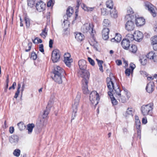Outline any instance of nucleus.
I'll list each match as a JSON object with an SVG mask.
<instances>
[{
  "mask_svg": "<svg viewBox=\"0 0 157 157\" xmlns=\"http://www.w3.org/2000/svg\"><path fill=\"white\" fill-rule=\"evenodd\" d=\"M79 67L82 71H79V74L82 78V90L84 94L89 93L88 89V83L89 79L90 73L86 70V62L84 59H81L78 62Z\"/></svg>",
  "mask_w": 157,
  "mask_h": 157,
  "instance_id": "1",
  "label": "nucleus"
},
{
  "mask_svg": "<svg viewBox=\"0 0 157 157\" xmlns=\"http://www.w3.org/2000/svg\"><path fill=\"white\" fill-rule=\"evenodd\" d=\"M154 108V105L152 103H150L142 105L140 108L142 114L144 116L147 115L151 116Z\"/></svg>",
  "mask_w": 157,
  "mask_h": 157,
  "instance_id": "2",
  "label": "nucleus"
},
{
  "mask_svg": "<svg viewBox=\"0 0 157 157\" xmlns=\"http://www.w3.org/2000/svg\"><path fill=\"white\" fill-rule=\"evenodd\" d=\"M94 26L92 24L86 23L81 28L82 31L84 33H87L89 32L93 37L95 33V30L93 29Z\"/></svg>",
  "mask_w": 157,
  "mask_h": 157,
  "instance_id": "3",
  "label": "nucleus"
},
{
  "mask_svg": "<svg viewBox=\"0 0 157 157\" xmlns=\"http://www.w3.org/2000/svg\"><path fill=\"white\" fill-rule=\"evenodd\" d=\"M80 98V94H78L75 100V102L72 105L73 113L72 116L71 120H74L76 116V113L77 111L78 107V105L79 99Z\"/></svg>",
  "mask_w": 157,
  "mask_h": 157,
  "instance_id": "4",
  "label": "nucleus"
},
{
  "mask_svg": "<svg viewBox=\"0 0 157 157\" xmlns=\"http://www.w3.org/2000/svg\"><path fill=\"white\" fill-rule=\"evenodd\" d=\"M90 99L92 104L96 105L99 100V94L96 91H92L90 94Z\"/></svg>",
  "mask_w": 157,
  "mask_h": 157,
  "instance_id": "5",
  "label": "nucleus"
},
{
  "mask_svg": "<svg viewBox=\"0 0 157 157\" xmlns=\"http://www.w3.org/2000/svg\"><path fill=\"white\" fill-rule=\"evenodd\" d=\"M145 8L148 10L153 17H155L156 14L155 13V7L151 3L147 2L145 3Z\"/></svg>",
  "mask_w": 157,
  "mask_h": 157,
  "instance_id": "6",
  "label": "nucleus"
},
{
  "mask_svg": "<svg viewBox=\"0 0 157 157\" xmlns=\"http://www.w3.org/2000/svg\"><path fill=\"white\" fill-rule=\"evenodd\" d=\"M60 58V52L59 50L54 49L53 51L52 54V59L53 63H56L59 61Z\"/></svg>",
  "mask_w": 157,
  "mask_h": 157,
  "instance_id": "7",
  "label": "nucleus"
},
{
  "mask_svg": "<svg viewBox=\"0 0 157 157\" xmlns=\"http://www.w3.org/2000/svg\"><path fill=\"white\" fill-rule=\"evenodd\" d=\"M36 8L39 12H41L45 10V4L41 0H35Z\"/></svg>",
  "mask_w": 157,
  "mask_h": 157,
  "instance_id": "8",
  "label": "nucleus"
},
{
  "mask_svg": "<svg viewBox=\"0 0 157 157\" xmlns=\"http://www.w3.org/2000/svg\"><path fill=\"white\" fill-rule=\"evenodd\" d=\"M112 78H113L111 77H107L106 78L107 87L110 91H113L114 88L113 80H115V78L113 76Z\"/></svg>",
  "mask_w": 157,
  "mask_h": 157,
  "instance_id": "9",
  "label": "nucleus"
},
{
  "mask_svg": "<svg viewBox=\"0 0 157 157\" xmlns=\"http://www.w3.org/2000/svg\"><path fill=\"white\" fill-rule=\"evenodd\" d=\"M62 74H61L53 73L51 77L56 82L59 84L61 83L62 82L61 78V75Z\"/></svg>",
  "mask_w": 157,
  "mask_h": 157,
  "instance_id": "10",
  "label": "nucleus"
},
{
  "mask_svg": "<svg viewBox=\"0 0 157 157\" xmlns=\"http://www.w3.org/2000/svg\"><path fill=\"white\" fill-rule=\"evenodd\" d=\"M135 28L134 22L132 21H128L125 24V28L126 30L129 31L133 30Z\"/></svg>",
  "mask_w": 157,
  "mask_h": 157,
  "instance_id": "11",
  "label": "nucleus"
},
{
  "mask_svg": "<svg viewBox=\"0 0 157 157\" xmlns=\"http://www.w3.org/2000/svg\"><path fill=\"white\" fill-rule=\"evenodd\" d=\"M135 40L137 41H140L142 40L143 37V33L138 30L135 31L134 33Z\"/></svg>",
  "mask_w": 157,
  "mask_h": 157,
  "instance_id": "12",
  "label": "nucleus"
},
{
  "mask_svg": "<svg viewBox=\"0 0 157 157\" xmlns=\"http://www.w3.org/2000/svg\"><path fill=\"white\" fill-rule=\"evenodd\" d=\"M147 57L150 59L152 60L154 62H157V53L153 51L149 52L146 55Z\"/></svg>",
  "mask_w": 157,
  "mask_h": 157,
  "instance_id": "13",
  "label": "nucleus"
},
{
  "mask_svg": "<svg viewBox=\"0 0 157 157\" xmlns=\"http://www.w3.org/2000/svg\"><path fill=\"white\" fill-rule=\"evenodd\" d=\"M135 23L137 26H141L145 24V20L143 17H137L135 16Z\"/></svg>",
  "mask_w": 157,
  "mask_h": 157,
  "instance_id": "14",
  "label": "nucleus"
},
{
  "mask_svg": "<svg viewBox=\"0 0 157 157\" xmlns=\"http://www.w3.org/2000/svg\"><path fill=\"white\" fill-rule=\"evenodd\" d=\"M154 84L152 82H150L148 83L146 87L147 92L149 93H151L154 89Z\"/></svg>",
  "mask_w": 157,
  "mask_h": 157,
  "instance_id": "15",
  "label": "nucleus"
},
{
  "mask_svg": "<svg viewBox=\"0 0 157 157\" xmlns=\"http://www.w3.org/2000/svg\"><path fill=\"white\" fill-rule=\"evenodd\" d=\"M121 44L122 47L124 49L128 50L129 49V47H130V42H129V40H128L124 38L122 41Z\"/></svg>",
  "mask_w": 157,
  "mask_h": 157,
  "instance_id": "16",
  "label": "nucleus"
},
{
  "mask_svg": "<svg viewBox=\"0 0 157 157\" xmlns=\"http://www.w3.org/2000/svg\"><path fill=\"white\" fill-rule=\"evenodd\" d=\"M125 96L123 95H121V94L120 96L117 97L119 101H121L122 103L125 102L128 99L129 97V94L128 92H125Z\"/></svg>",
  "mask_w": 157,
  "mask_h": 157,
  "instance_id": "17",
  "label": "nucleus"
},
{
  "mask_svg": "<svg viewBox=\"0 0 157 157\" xmlns=\"http://www.w3.org/2000/svg\"><path fill=\"white\" fill-rule=\"evenodd\" d=\"M136 67L135 65L133 63H131L130 64L129 68L127 69L125 71L126 75L129 76L130 75L131 73H132L133 70Z\"/></svg>",
  "mask_w": 157,
  "mask_h": 157,
  "instance_id": "18",
  "label": "nucleus"
},
{
  "mask_svg": "<svg viewBox=\"0 0 157 157\" xmlns=\"http://www.w3.org/2000/svg\"><path fill=\"white\" fill-rule=\"evenodd\" d=\"M109 29L107 28H105L102 30V33L103 38L105 40L108 39L109 38Z\"/></svg>",
  "mask_w": 157,
  "mask_h": 157,
  "instance_id": "19",
  "label": "nucleus"
},
{
  "mask_svg": "<svg viewBox=\"0 0 157 157\" xmlns=\"http://www.w3.org/2000/svg\"><path fill=\"white\" fill-rule=\"evenodd\" d=\"M51 106V105H50L49 103H48V105L46 107V109L44 112V113L42 115V117L43 119L46 118L47 117L50 112V108Z\"/></svg>",
  "mask_w": 157,
  "mask_h": 157,
  "instance_id": "20",
  "label": "nucleus"
},
{
  "mask_svg": "<svg viewBox=\"0 0 157 157\" xmlns=\"http://www.w3.org/2000/svg\"><path fill=\"white\" fill-rule=\"evenodd\" d=\"M51 106V105H50L49 103H48V105L46 107V109L44 112V113L42 115V117L43 119L46 118L47 117L50 112V108Z\"/></svg>",
  "mask_w": 157,
  "mask_h": 157,
  "instance_id": "21",
  "label": "nucleus"
},
{
  "mask_svg": "<svg viewBox=\"0 0 157 157\" xmlns=\"http://www.w3.org/2000/svg\"><path fill=\"white\" fill-rule=\"evenodd\" d=\"M51 106V105H50L49 103H48V105L46 107V109L44 112V113L42 115V117L43 119L46 118L47 117L50 112V108Z\"/></svg>",
  "mask_w": 157,
  "mask_h": 157,
  "instance_id": "22",
  "label": "nucleus"
},
{
  "mask_svg": "<svg viewBox=\"0 0 157 157\" xmlns=\"http://www.w3.org/2000/svg\"><path fill=\"white\" fill-rule=\"evenodd\" d=\"M65 71L63 69L59 66H57L55 67L54 70L53 71V73H58L63 74Z\"/></svg>",
  "mask_w": 157,
  "mask_h": 157,
  "instance_id": "23",
  "label": "nucleus"
},
{
  "mask_svg": "<svg viewBox=\"0 0 157 157\" xmlns=\"http://www.w3.org/2000/svg\"><path fill=\"white\" fill-rule=\"evenodd\" d=\"M18 140V137L17 136L14 135L9 138L10 141L11 143H17Z\"/></svg>",
  "mask_w": 157,
  "mask_h": 157,
  "instance_id": "24",
  "label": "nucleus"
},
{
  "mask_svg": "<svg viewBox=\"0 0 157 157\" xmlns=\"http://www.w3.org/2000/svg\"><path fill=\"white\" fill-rule=\"evenodd\" d=\"M75 38L78 41H82L84 38V36L81 33H77L76 34Z\"/></svg>",
  "mask_w": 157,
  "mask_h": 157,
  "instance_id": "25",
  "label": "nucleus"
},
{
  "mask_svg": "<svg viewBox=\"0 0 157 157\" xmlns=\"http://www.w3.org/2000/svg\"><path fill=\"white\" fill-rule=\"evenodd\" d=\"M110 13L111 16L113 18H116L117 17V12L115 8L111 10Z\"/></svg>",
  "mask_w": 157,
  "mask_h": 157,
  "instance_id": "26",
  "label": "nucleus"
},
{
  "mask_svg": "<svg viewBox=\"0 0 157 157\" xmlns=\"http://www.w3.org/2000/svg\"><path fill=\"white\" fill-rule=\"evenodd\" d=\"M106 5L107 8L111 9H113V4L112 0H108L106 2Z\"/></svg>",
  "mask_w": 157,
  "mask_h": 157,
  "instance_id": "27",
  "label": "nucleus"
},
{
  "mask_svg": "<svg viewBox=\"0 0 157 157\" xmlns=\"http://www.w3.org/2000/svg\"><path fill=\"white\" fill-rule=\"evenodd\" d=\"M81 7L82 9L84 10L87 11H93L94 8V7L91 8L88 7L84 4L81 5Z\"/></svg>",
  "mask_w": 157,
  "mask_h": 157,
  "instance_id": "28",
  "label": "nucleus"
},
{
  "mask_svg": "<svg viewBox=\"0 0 157 157\" xmlns=\"http://www.w3.org/2000/svg\"><path fill=\"white\" fill-rule=\"evenodd\" d=\"M128 50L130 52L135 53L137 50V47L136 45H132L130 47H129Z\"/></svg>",
  "mask_w": 157,
  "mask_h": 157,
  "instance_id": "29",
  "label": "nucleus"
},
{
  "mask_svg": "<svg viewBox=\"0 0 157 157\" xmlns=\"http://www.w3.org/2000/svg\"><path fill=\"white\" fill-rule=\"evenodd\" d=\"M34 127V125L33 124H29L27 125V129L28 130V133L29 134L31 133Z\"/></svg>",
  "mask_w": 157,
  "mask_h": 157,
  "instance_id": "30",
  "label": "nucleus"
},
{
  "mask_svg": "<svg viewBox=\"0 0 157 157\" xmlns=\"http://www.w3.org/2000/svg\"><path fill=\"white\" fill-rule=\"evenodd\" d=\"M81 1H82V0H77V5L76 7V9H75L76 11L75 12L76 17H75V20L76 19L77 17L78 16L77 13L78 11V7L79 6V5L81 4Z\"/></svg>",
  "mask_w": 157,
  "mask_h": 157,
  "instance_id": "31",
  "label": "nucleus"
},
{
  "mask_svg": "<svg viewBox=\"0 0 157 157\" xmlns=\"http://www.w3.org/2000/svg\"><path fill=\"white\" fill-rule=\"evenodd\" d=\"M126 37L125 39L129 40V42L135 40L134 34H128L126 35Z\"/></svg>",
  "mask_w": 157,
  "mask_h": 157,
  "instance_id": "32",
  "label": "nucleus"
},
{
  "mask_svg": "<svg viewBox=\"0 0 157 157\" xmlns=\"http://www.w3.org/2000/svg\"><path fill=\"white\" fill-rule=\"evenodd\" d=\"M17 125L19 129L21 131L24 129L25 128V125L24 124V123L22 122H21L18 123Z\"/></svg>",
  "mask_w": 157,
  "mask_h": 157,
  "instance_id": "33",
  "label": "nucleus"
},
{
  "mask_svg": "<svg viewBox=\"0 0 157 157\" xmlns=\"http://www.w3.org/2000/svg\"><path fill=\"white\" fill-rule=\"evenodd\" d=\"M113 90H114L115 91L114 93V95H116V96L117 97L120 96V95H121V90L119 87H117V88H116V89L114 88Z\"/></svg>",
  "mask_w": 157,
  "mask_h": 157,
  "instance_id": "34",
  "label": "nucleus"
},
{
  "mask_svg": "<svg viewBox=\"0 0 157 157\" xmlns=\"http://www.w3.org/2000/svg\"><path fill=\"white\" fill-rule=\"evenodd\" d=\"M73 12V8L71 7H69L67 10L66 14L68 16L70 17Z\"/></svg>",
  "mask_w": 157,
  "mask_h": 157,
  "instance_id": "35",
  "label": "nucleus"
},
{
  "mask_svg": "<svg viewBox=\"0 0 157 157\" xmlns=\"http://www.w3.org/2000/svg\"><path fill=\"white\" fill-rule=\"evenodd\" d=\"M72 60L70 59H64V62L66 64L68 67H70L71 66V63L72 62Z\"/></svg>",
  "mask_w": 157,
  "mask_h": 157,
  "instance_id": "36",
  "label": "nucleus"
},
{
  "mask_svg": "<svg viewBox=\"0 0 157 157\" xmlns=\"http://www.w3.org/2000/svg\"><path fill=\"white\" fill-rule=\"evenodd\" d=\"M28 5L31 8L34 6V3H35V0H27Z\"/></svg>",
  "mask_w": 157,
  "mask_h": 157,
  "instance_id": "37",
  "label": "nucleus"
},
{
  "mask_svg": "<svg viewBox=\"0 0 157 157\" xmlns=\"http://www.w3.org/2000/svg\"><path fill=\"white\" fill-rule=\"evenodd\" d=\"M133 112V109L132 108H128L125 113L126 116H127L128 115H132Z\"/></svg>",
  "mask_w": 157,
  "mask_h": 157,
  "instance_id": "38",
  "label": "nucleus"
},
{
  "mask_svg": "<svg viewBox=\"0 0 157 157\" xmlns=\"http://www.w3.org/2000/svg\"><path fill=\"white\" fill-rule=\"evenodd\" d=\"M47 35V31L46 28L43 30L42 33L40 34V35L44 38H45Z\"/></svg>",
  "mask_w": 157,
  "mask_h": 157,
  "instance_id": "39",
  "label": "nucleus"
},
{
  "mask_svg": "<svg viewBox=\"0 0 157 157\" xmlns=\"http://www.w3.org/2000/svg\"><path fill=\"white\" fill-rule=\"evenodd\" d=\"M115 38L116 40V43L119 42L121 40V35L120 34L116 33Z\"/></svg>",
  "mask_w": 157,
  "mask_h": 157,
  "instance_id": "40",
  "label": "nucleus"
},
{
  "mask_svg": "<svg viewBox=\"0 0 157 157\" xmlns=\"http://www.w3.org/2000/svg\"><path fill=\"white\" fill-rule=\"evenodd\" d=\"M110 22L109 20L105 19L104 20L102 24L103 26H107L110 25Z\"/></svg>",
  "mask_w": 157,
  "mask_h": 157,
  "instance_id": "41",
  "label": "nucleus"
},
{
  "mask_svg": "<svg viewBox=\"0 0 157 157\" xmlns=\"http://www.w3.org/2000/svg\"><path fill=\"white\" fill-rule=\"evenodd\" d=\"M14 155L17 157H18L20 154V150L19 149H15L13 152Z\"/></svg>",
  "mask_w": 157,
  "mask_h": 157,
  "instance_id": "42",
  "label": "nucleus"
},
{
  "mask_svg": "<svg viewBox=\"0 0 157 157\" xmlns=\"http://www.w3.org/2000/svg\"><path fill=\"white\" fill-rule=\"evenodd\" d=\"M33 41L34 44H38V43H41L42 42V40L38 38V37H36L34 40H33Z\"/></svg>",
  "mask_w": 157,
  "mask_h": 157,
  "instance_id": "43",
  "label": "nucleus"
},
{
  "mask_svg": "<svg viewBox=\"0 0 157 157\" xmlns=\"http://www.w3.org/2000/svg\"><path fill=\"white\" fill-rule=\"evenodd\" d=\"M110 98L111 101V102L113 105H116L117 104V101L115 98L113 97H110Z\"/></svg>",
  "mask_w": 157,
  "mask_h": 157,
  "instance_id": "44",
  "label": "nucleus"
},
{
  "mask_svg": "<svg viewBox=\"0 0 157 157\" xmlns=\"http://www.w3.org/2000/svg\"><path fill=\"white\" fill-rule=\"evenodd\" d=\"M151 44L157 43V36H153L151 38Z\"/></svg>",
  "mask_w": 157,
  "mask_h": 157,
  "instance_id": "45",
  "label": "nucleus"
},
{
  "mask_svg": "<svg viewBox=\"0 0 157 157\" xmlns=\"http://www.w3.org/2000/svg\"><path fill=\"white\" fill-rule=\"evenodd\" d=\"M136 127L137 129H140V122L139 120H137L136 121Z\"/></svg>",
  "mask_w": 157,
  "mask_h": 157,
  "instance_id": "46",
  "label": "nucleus"
},
{
  "mask_svg": "<svg viewBox=\"0 0 157 157\" xmlns=\"http://www.w3.org/2000/svg\"><path fill=\"white\" fill-rule=\"evenodd\" d=\"M25 20L27 27H29L30 26V20L29 18L25 17Z\"/></svg>",
  "mask_w": 157,
  "mask_h": 157,
  "instance_id": "47",
  "label": "nucleus"
},
{
  "mask_svg": "<svg viewBox=\"0 0 157 157\" xmlns=\"http://www.w3.org/2000/svg\"><path fill=\"white\" fill-rule=\"evenodd\" d=\"M127 13L131 15H132L134 13V11L130 7H128L127 10Z\"/></svg>",
  "mask_w": 157,
  "mask_h": 157,
  "instance_id": "48",
  "label": "nucleus"
},
{
  "mask_svg": "<svg viewBox=\"0 0 157 157\" xmlns=\"http://www.w3.org/2000/svg\"><path fill=\"white\" fill-rule=\"evenodd\" d=\"M88 60L92 66H94L95 65V62L90 57H88Z\"/></svg>",
  "mask_w": 157,
  "mask_h": 157,
  "instance_id": "49",
  "label": "nucleus"
},
{
  "mask_svg": "<svg viewBox=\"0 0 157 157\" xmlns=\"http://www.w3.org/2000/svg\"><path fill=\"white\" fill-rule=\"evenodd\" d=\"M140 61L141 64L143 65H145L147 62L146 59H140Z\"/></svg>",
  "mask_w": 157,
  "mask_h": 157,
  "instance_id": "50",
  "label": "nucleus"
},
{
  "mask_svg": "<svg viewBox=\"0 0 157 157\" xmlns=\"http://www.w3.org/2000/svg\"><path fill=\"white\" fill-rule=\"evenodd\" d=\"M31 58L33 60H35L37 58V55L35 52H33L31 54Z\"/></svg>",
  "mask_w": 157,
  "mask_h": 157,
  "instance_id": "51",
  "label": "nucleus"
},
{
  "mask_svg": "<svg viewBox=\"0 0 157 157\" xmlns=\"http://www.w3.org/2000/svg\"><path fill=\"white\" fill-rule=\"evenodd\" d=\"M54 0H50L47 3V6L50 7L53 5L54 3Z\"/></svg>",
  "mask_w": 157,
  "mask_h": 157,
  "instance_id": "52",
  "label": "nucleus"
},
{
  "mask_svg": "<svg viewBox=\"0 0 157 157\" xmlns=\"http://www.w3.org/2000/svg\"><path fill=\"white\" fill-rule=\"evenodd\" d=\"M39 50L42 52H44V46L43 44H40L39 45Z\"/></svg>",
  "mask_w": 157,
  "mask_h": 157,
  "instance_id": "53",
  "label": "nucleus"
},
{
  "mask_svg": "<svg viewBox=\"0 0 157 157\" xmlns=\"http://www.w3.org/2000/svg\"><path fill=\"white\" fill-rule=\"evenodd\" d=\"M96 60L97 61L99 67L102 66V64L103 63V62L102 60H99L97 59H96Z\"/></svg>",
  "mask_w": 157,
  "mask_h": 157,
  "instance_id": "54",
  "label": "nucleus"
},
{
  "mask_svg": "<svg viewBox=\"0 0 157 157\" xmlns=\"http://www.w3.org/2000/svg\"><path fill=\"white\" fill-rule=\"evenodd\" d=\"M105 9L103 8L101 9V14L103 15L107 14L108 12Z\"/></svg>",
  "mask_w": 157,
  "mask_h": 157,
  "instance_id": "55",
  "label": "nucleus"
},
{
  "mask_svg": "<svg viewBox=\"0 0 157 157\" xmlns=\"http://www.w3.org/2000/svg\"><path fill=\"white\" fill-rule=\"evenodd\" d=\"M64 59H70V55L68 53H66L64 55Z\"/></svg>",
  "mask_w": 157,
  "mask_h": 157,
  "instance_id": "56",
  "label": "nucleus"
},
{
  "mask_svg": "<svg viewBox=\"0 0 157 157\" xmlns=\"http://www.w3.org/2000/svg\"><path fill=\"white\" fill-rule=\"evenodd\" d=\"M138 129L137 131V137L140 139L141 138V130L140 129Z\"/></svg>",
  "mask_w": 157,
  "mask_h": 157,
  "instance_id": "57",
  "label": "nucleus"
},
{
  "mask_svg": "<svg viewBox=\"0 0 157 157\" xmlns=\"http://www.w3.org/2000/svg\"><path fill=\"white\" fill-rule=\"evenodd\" d=\"M131 15L128 13V14H127L125 16V19L126 20L128 19L131 20V19L132 17V15L131 16Z\"/></svg>",
  "mask_w": 157,
  "mask_h": 157,
  "instance_id": "58",
  "label": "nucleus"
},
{
  "mask_svg": "<svg viewBox=\"0 0 157 157\" xmlns=\"http://www.w3.org/2000/svg\"><path fill=\"white\" fill-rule=\"evenodd\" d=\"M16 83L15 82H13V85L12 86L10 87L9 89V90H11V89H14L15 88V86H16Z\"/></svg>",
  "mask_w": 157,
  "mask_h": 157,
  "instance_id": "59",
  "label": "nucleus"
},
{
  "mask_svg": "<svg viewBox=\"0 0 157 157\" xmlns=\"http://www.w3.org/2000/svg\"><path fill=\"white\" fill-rule=\"evenodd\" d=\"M32 45V43H28V45L29 46V47H28L29 48L25 50V51L26 52H28L31 49V48Z\"/></svg>",
  "mask_w": 157,
  "mask_h": 157,
  "instance_id": "60",
  "label": "nucleus"
},
{
  "mask_svg": "<svg viewBox=\"0 0 157 157\" xmlns=\"http://www.w3.org/2000/svg\"><path fill=\"white\" fill-rule=\"evenodd\" d=\"M153 45V47L154 50L155 51L157 50V43L151 44Z\"/></svg>",
  "mask_w": 157,
  "mask_h": 157,
  "instance_id": "61",
  "label": "nucleus"
},
{
  "mask_svg": "<svg viewBox=\"0 0 157 157\" xmlns=\"http://www.w3.org/2000/svg\"><path fill=\"white\" fill-rule=\"evenodd\" d=\"M9 131L10 132V133H11V134L13 133L14 131V127H10L9 128Z\"/></svg>",
  "mask_w": 157,
  "mask_h": 157,
  "instance_id": "62",
  "label": "nucleus"
},
{
  "mask_svg": "<svg viewBox=\"0 0 157 157\" xmlns=\"http://www.w3.org/2000/svg\"><path fill=\"white\" fill-rule=\"evenodd\" d=\"M116 62L117 65L119 66L122 64L121 61L120 60H117L116 61Z\"/></svg>",
  "mask_w": 157,
  "mask_h": 157,
  "instance_id": "63",
  "label": "nucleus"
},
{
  "mask_svg": "<svg viewBox=\"0 0 157 157\" xmlns=\"http://www.w3.org/2000/svg\"><path fill=\"white\" fill-rule=\"evenodd\" d=\"M53 44V40L52 39H50L49 41V47L50 48L52 47V44Z\"/></svg>",
  "mask_w": 157,
  "mask_h": 157,
  "instance_id": "64",
  "label": "nucleus"
}]
</instances>
